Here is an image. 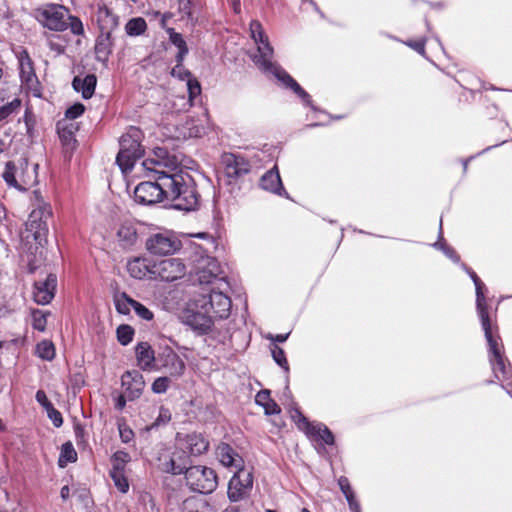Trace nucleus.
Instances as JSON below:
<instances>
[{
    "label": "nucleus",
    "instance_id": "cd10ccee",
    "mask_svg": "<svg viewBox=\"0 0 512 512\" xmlns=\"http://www.w3.org/2000/svg\"><path fill=\"white\" fill-rule=\"evenodd\" d=\"M112 32H100L95 44V54L98 61L105 62L112 50Z\"/></svg>",
    "mask_w": 512,
    "mask_h": 512
},
{
    "label": "nucleus",
    "instance_id": "69168bd1",
    "mask_svg": "<svg viewBox=\"0 0 512 512\" xmlns=\"http://www.w3.org/2000/svg\"><path fill=\"white\" fill-rule=\"evenodd\" d=\"M126 401H128L126 393L123 392V394L119 395L115 400V408L117 410H122L125 405Z\"/></svg>",
    "mask_w": 512,
    "mask_h": 512
},
{
    "label": "nucleus",
    "instance_id": "49530a36",
    "mask_svg": "<svg viewBox=\"0 0 512 512\" xmlns=\"http://www.w3.org/2000/svg\"><path fill=\"white\" fill-rule=\"evenodd\" d=\"M187 90L190 101H192L194 98L198 97L201 94V85L195 77L188 79Z\"/></svg>",
    "mask_w": 512,
    "mask_h": 512
},
{
    "label": "nucleus",
    "instance_id": "338daca9",
    "mask_svg": "<svg viewBox=\"0 0 512 512\" xmlns=\"http://www.w3.org/2000/svg\"><path fill=\"white\" fill-rule=\"evenodd\" d=\"M288 336H289V334H277V335H275V336L270 335V336L268 337V339H270V340H272V341H275V342H280V343H282V342H285V341L287 340Z\"/></svg>",
    "mask_w": 512,
    "mask_h": 512
},
{
    "label": "nucleus",
    "instance_id": "9b49d317",
    "mask_svg": "<svg viewBox=\"0 0 512 512\" xmlns=\"http://www.w3.org/2000/svg\"><path fill=\"white\" fill-rule=\"evenodd\" d=\"M37 20L49 30L64 31L67 29L66 17L68 9L60 4H46L36 10Z\"/></svg>",
    "mask_w": 512,
    "mask_h": 512
},
{
    "label": "nucleus",
    "instance_id": "09e8293b",
    "mask_svg": "<svg viewBox=\"0 0 512 512\" xmlns=\"http://www.w3.org/2000/svg\"><path fill=\"white\" fill-rule=\"evenodd\" d=\"M119 435L123 443H129L134 438L133 430L125 423L118 424Z\"/></svg>",
    "mask_w": 512,
    "mask_h": 512
},
{
    "label": "nucleus",
    "instance_id": "20e7f679",
    "mask_svg": "<svg viewBox=\"0 0 512 512\" xmlns=\"http://www.w3.org/2000/svg\"><path fill=\"white\" fill-rule=\"evenodd\" d=\"M52 217V208L47 203L40 204L33 209L25 223V231L22 233V241L27 251L35 258H43L44 247L47 244L49 233L48 222ZM37 259L29 260L31 270L37 268Z\"/></svg>",
    "mask_w": 512,
    "mask_h": 512
},
{
    "label": "nucleus",
    "instance_id": "ea45409f",
    "mask_svg": "<svg viewBox=\"0 0 512 512\" xmlns=\"http://www.w3.org/2000/svg\"><path fill=\"white\" fill-rule=\"evenodd\" d=\"M115 487L121 493H127L129 490V481L127 478V472L120 473H109Z\"/></svg>",
    "mask_w": 512,
    "mask_h": 512
},
{
    "label": "nucleus",
    "instance_id": "c9c22d12",
    "mask_svg": "<svg viewBox=\"0 0 512 512\" xmlns=\"http://www.w3.org/2000/svg\"><path fill=\"white\" fill-rule=\"evenodd\" d=\"M77 460V453L71 442H66L61 447L60 457L58 459V465L65 467L68 463L75 462Z\"/></svg>",
    "mask_w": 512,
    "mask_h": 512
},
{
    "label": "nucleus",
    "instance_id": "680f3d73",
    "mask_svg": "<svg viewBox=\"0 0 512 512\" xmlns=\"http://www.w3.org/2000/svg\"><path fill=\"white\" fill-rule=\"evenodd\" d=\"M434 246L442 249L443 252L445 253V255L447 257H449L450 259H452L454 262H458L460 260V257L457 255V253L451 247L445 246L440 243H435Z\"/></svg>",
    "mask_w": 512,
    "mask_h": 512
},
{
    "label": "nucleus",
    "instance_id": "bb28decb",
    "mask_svg": "<svg viewBox=\"0 0 512 512\" xmlns=\"http://www.w3.org/2000/svg\"><path fill=\"white\" fill-rule=\"evenodd\" d=\"M18 61L22 82H25L26 84L33 83V81L36 79V74L34 71L33 62L27 51L23 50L19 53Z\"/></svg>",
    "mask_w": 512,
    "mask_h": 512
},
{
    "label": "nucleus",
    "instance_id": "72a5a7b5",
    "mask_svg": "<svg viewBox=\"0 0 512 512\" xmlns=\"http://www.w3.org/2000/svg\"><path fill=\"white\" fill-rule=\"evenodd\" d=\"M129 274L136 279H143L151 274V269L139 258L130 261L127 265Z\"/></svg>",
    "mask_w": 512,
    "mask_h": 512
},
{
    "label": "nucleus",
    "instance_id": "9d476101",
    "mask_svg": "<svg viewBox=\"0 0 512 512\" xmlns=\"http://www.w3.org/2000/svg\"><path fill=\"white\" fill-rule=\"evenodd\" d=\"M145 247L154 256H166L180 250L182 243L173 232L165 230L149 235Z\"/></svg>",
    "mask_w": 512,
    "mask_h": 512
},
{
    "label": "nucleus",
    "instance_id": "864d4df0",
    "mask_svg": "<svg viewBox=\"0 0 512 512\" xmlns=\"http://www.w3.org/2000/svg\"><path fill=\"white\" fill-rule=\"evenodd\" d=\"M46 412L55 427H60L63 424L62 415L54 406H51Z\"/></svg>",
    "mask_w": 512,
    "mask_h": 512
},
{
    "label": "nucleus",
    "instance_id": "dca6fc26",
    "mask_svg": "<svg viewBox=\"0 0 512 512\" xmlns=\"http://www.w3.org/2000/svg\"><path fill=\"white\" fill-rule=\"evenodd\" d=\"M157 366L171 377H181L186 369L184 360L169 346L161 349L157 356Z\"/></svg>",
    "mask_w": 512,
    "mask_h": 512
},
{
    "label": "nucleus",
    "instance_id": "f03ea898",
    "mask_svg": "<svg viewBox=\"0 0 512 512\" xmlns=\"http://www.w3.org/2000/svg\"><path fill=\"white\" fill-rule=\"evenodd\" d=\"M250 34L257 45V53L252 56L253 62L266 75L277 79L284 87L297 94L305 105L313 107L310 95L276 62L273 61V48L258 20L250 23Z\"/></svg>",
    "mask_w": 512,
    "mask_h": 512
},
{
    "label": "nucleus",
    "instance_id": "a19ab883",
    "mask_svg": "<svg viewBox=\"0 0 512 512\" xmlns=\"http://www.w3.org/2000/svg\"><path fill=\"white\" fill-rule=\"evenodd\" d=\"M49 313H45L42 310L36 309L32 311V326L38 331H44L47 324V316Z\"/></svg>",
    "mask_w": 512,
    "mask_h": 512
},
{
    "label": "nucleus",
    "instance_id": "c756f323",
    "mask_svg": "<svg viewBox=\"0 0 512 512\" xmlns=\"http://www.w3.org/2000/svg\"><path fill=\"white\" fill-rule=\"evenodd\" d=\"M131 461V456L128 452L118 450L110 458L111 469L109 473L127 472L126 466Z\"/></svg>",
    "mask_w": 512,
    "mask_h": 512
},
{
    "label": "nucleus",
    "instance_id": "3c124183",
    "mask_svg": "<svg viewBox=\"0 0 512 512\" xmlns=\"http://www.w3.org/2000/svg\"><path fill=\"white\" fill-rule=\"evenodd\" d=\"M23 121H24V125H25L26 134L28 136L32 137L33 130H34V124H35V118H34L33 113L29 109H26L24 117H23Z\"/></svg>",
    "mask_w": 512,
    "mask_h": 512
},
{
    "label": "nucleus",
    "instance_id": "603ef678",
    "mask_svg": "<svg viewBox=\"0 0 512 512\" xmlns=\"http://www.w3.org/2000/svg\"><path fill=\"white\" fill-rule=\"evenodd\" d=\"M69 27L74 35H82L84 33V27L82 21L76 16H69Z\"/></svg>",
    "mask_w": 512,
    "mask_h": 512
},
{
    "label": "nucleus",
    "instance_id": "2eb2a0df",
    "mask_svg": "<svg viewBox=\"0 0 512 512\" xmlns=\"http://www.w3.org/2000/svg\"><path fill=\"white\" fill-rule=\"evenodd\" d=\"M186 273V267L181 259L169 258L155 263L151 268V275L161 281L173 282L182 278Z\"/></svg>",
    "mask_w": 512,
    "mask_h": 512
},
{
    "label": "nucleus",
    "instance_id": "4be33fe9",
    "mask_svg": "<svg viewBox=\"0 0 512 512\" xmlns=\"http://www.w3.org/2000/svg\"><path fill=\"white\" fill-rule=\"evenodd\" d=\"M95 20L100 32H112L119 24L118 17L103 2L96 5Z\"/></svg>",
    "mask_w": 512,
    "mask_h": 512
},
{
    "label": "nucleus",
    "instance_id": "79ce46f5",
    "mask_svg": "<svg viewBox=\"0 0 512 512\" xmlns=\"http://www.w3.org/2000/svg\"><path fill=\"white\" fill-rule=\"evenodd\" d=\"M134 336V330L129 325H120L117 328V339L122 345H128Z\"/></svg>",
    "mask_w": 512,
    "mask_h": 512
},
{
    "label": "nucleus",
    "instance_id": "8fccbe9b",
    "mask_svg": "<svg viewBox=\"0 0 512 512\" xmlns=\"http://www.w3.org/2000/svg\"><path fill=\"white\" fill-rule=\"evenodd\" d=\"M85 111V107L81 103H75L74 105L70 106L66 112L65 116L68 119L74 120L78 117H80Z\"/></svg>",
    "mask_w": 512,
    "mask_h": 512
},
{
    "label": "nucleus",
    "instance_id": "a878e982",
    "mask_svg": "<svg viewBox=\"0 0 512 512\" xmlns=\"http://www.w3.org/2000/svg\"><path fill=\"white\" fill-rule=\"evenodd\" d=\"M117 239L123 248H130L137 242L138 234L135 224L124 222L117 231Z\"/></svg>",
    "mask_w": 512,
    "mask_h": 512
},
{
    "label": "nucleus",
    "instance_id": "473e14b6",
    "mask_svg": "<svg viewBox=\"0 0 512 512\" xmlns=\"http://www.w3.org/2000/svg\"><path fill=\"white\" fill-rule=\"evenodd\" d=\"M57 131L60 138L61 143L67 150H73L75 148V137L73 132L72 125L63 126L61 122L57 124Z\"/></svg>",
    "mask_w": 512,
    "mask_h": 512
},
{
    "label": "nucleus",
    "instance_id": "393cba45",
    "mask_svg": "<svg viewBox=\"0 0 512 512\" xmlns=\"http://www.w3.org/2000/svg\"><path fill=\"white\" fill-rule=\"evenodd\" d=\"M97 78L94 74H88L84 78L74 77L72 86L75 91L80 92L84 99H90L96 88Z\"/></svg>",
    "mask_w": 512,
    "mask_h": 512
},
{
    "label": "nucleus",
    "instance_id": "7c9ffc66",
    "mask_svg": "<svg viewBox=\"0 0 512 512\" xmlns=\"http://www.w3.org/2000/svg\"><path fill=\"white\" fill-rule=\"evenodd\" d=\"M21 106V101L17 97H0V122L16 113Z\"/></svg>",
    "mask_w": 512,
    "mask_h": 512
},
{
    "label": "nucleus",
    "instance_id": "39448f33",
    "mask_svg": "<svg viewBox=\"0 0 512 512\" xmlns=\"http://www.w3.org/2000/svg\"><path fill=\"white\" fill-rule=\"evenodd\" d=\"M156 155L147 158L142 162L143 167L155 174L154 181H145L139 183L134 190V198L137 203L143 205H153L165 200V191L163 186L164 168L155 165Z\"/></svg>",
    "mask_w": 512,
    "mask_h": 512
},
{
    "label": "nucleus",
    "instance_id": "423d86ee",
    "mask_svg": "<svg viewBox=\"0 0 512 512\" xmlns=\"http://www.w3.org/2000/svg\"><path fill=\"white\" fill-rule=\"evenodd\" d=\"M142 138V131L134 126L129 127L121 136L119 140L120 150L116 157V163L123 173H129L136 161L143 156Z\"/></svg>",
    "mask_w": 512,
    "mask_h": 512
},
{
    "label": "nucleus",
    "instance_id": "ddd939ff",
    "mask_svg": "<svg viewBox=\"0 0 512 512\" xmlns=\"http://www.w3.org/2000/svg\"><path fill=\"white\" fill-rule=\"evenodd\" d=\"M292 419L310 439L321 441L326 445L334 444V435L326 425L310 422L298 409L294 410Z\"/></svg>",
    "mask_w": 512,
    "mask_h": 512
},
{
    "label": "nucleus",
    "instance_id": "a18cd8bd",
    "mask_svg": "<svg viewBox=\"0 0 512 512\" xmlns=\"http://www.w3.org/2000/svg\"><path fill=\"white\" fill-rule=\"evenodd\" d=\"M170 385V379L166 376L158 377L152 383V391L155 394H163L165 393Z\"/></svg>",
    "mask_w": 512,
    "mask_h": 512
},
{
    "label": "nucleus",
    "instance_id": "5701e85b",
    "mask_svg": "<svg viewBox=\"0 0 512 512\" xmlns=\"http://www.w3.org/2000/svg\"><path fill=\"white\" fill-rule=\"evenodd\" d=\"M260 187L277 195L286 194L277 166H274L261 177Z\"/></svg>",
    "mask_w": 512,
    "mask_h": 512
},
{
    "label": "nucleus",
    "instance_id": "412c9836",
    "mask_svg": "<svg viewBox=\"0 0 512 512\" xmlns=\"http://www.w3.org/2000/svg\"><path fill=\"white\" fill-rule=\"evenodd\" d=\"M225 173L230 178H237L250 171V163L240 155L226 154L223 157Z\"/></svg>",
    "mask_w": 512,
    "mask_h": 512
},
{
    "label": "nucleus",
    "instance_id": "b1692460",
    "mask_svg": "<svg viewBox=\"0 0 512 512\" xmlns=\"http://www.w3.org/2000/svg\"><path fill=\"white\" fill-rule=\"evenodd\" d=\"M135 353L137 364L144 371L151 370L157 363L154 350L147 342H140L135 348Z\"/></svg>",
    "mask_w": 512,
    "mask_h": 512
},
{
    "label": "nucleus",
    "instance_id": "774afa93",
    "mask_svg": "<svg viewBox=\"0 0 512 512\" xmlns=\"http://www.w3.org/2000/svg\"><path fill=\"white\" fill-rule=\"evenodd\" d=\"M60 496L63 500H67L70 497V488L68 485L61 488Z\"/></svg>",
    "mask_w": 512,
    "mask_h": 512
},
{
    "label": "nucleus",
    "instance_id": "5fc2aeb1",
    "mask_svg": "<svg viewBox=\"0 0 512 512\" xmlns=\"http://www.w3.org/2000/svg\"><path fill=\"white\" fill-rule=\"evenodd\" d=\"M187 125L189 126V137H202L205 134V128L201 125L195 124L194 120H191L190 122H187Z\"/></svg>",
    "mask_w": 512,
    "mask_h": 512
},
{
    "label": "nucleus",
    "instance_id": "f8f14e48",
    "mask_svg": "<svg viewBox=\"0 0 512 512\" xmlns=\"http://www.w3.org/2000/svg\"><path fill=\"white\" fill-rule=\"evenodd\" d=\"M198 302L204 313L210 314L214 319H226L230 315L231 299L221 291L212 290L209 295L202 296Z\"/></svg>",
    "mask_w": 512,
    "mask_h": 512
},
{
    "label": "nucleus",
    "instance_id": "7ed1b4c3",
    "mask_svg": "<svg viewBox=\"0 0 512 512\" xmlns=\"http://www.w3.org/2000/svg\"><path fill=\"white\" fill-rule=\"evenodd\" d=\"M474 285L476 289V308L488 343L490 364L495 377L502 382V387L512 396V369L509 365H506L501 339L497 331L494 332L489 319L484 295L485 284L479 280L476 281Z\"/></svg>",
    "mask_w": 512,
    "mask_h": 512
},
{
    "label": "nucleus",
    "instance_id": "6ab92c4d",
    "mask_svg": "<svg viewBox=\"0 0 512 512\" xmlns=\"http://www.w3.org/2000/svg\"><path fill=\"white\" fill-rule=\"evenodd\" d=\"M216 456L224 467L233 468L236 471L246 469L242 456L228 443L222 442L217 446Z\"/></svg>",
    "mask_w": 512,
    "mask_h": 512
},
{
    "label": "nucleus",
    "instance_id": "0eeeda50",
    "mask_svg": "<svg viewBox=\"0 0 512 512\" xmlns=\"http://www.w3.org/2000/svg\"><path fill=\"white\" fill-rule=\"evenodd\" d=\"M37 165L29 166L26 159L21 158L17 162L8 161L2 173L6 184L20 191H25L36 182Z\"/></svg>",
    "mask_w": 512,
    "mask_h": 512
},
{
    "label": "nucleus",
    "instance_id": "a211bd4d",
    "mask_svg": "<svg viewBox=\"0 0 512 512\" xmlns=\"http://www.w3.org/2000/svg\"><path fill=\"white\" fill-rule=\"evenodd\" d=\"M177 446L180 449H184L187 452V455H201L208 450L209 443L202 436V434L192 433L181 435L177 434Z\"/></svg>",
    "mask_w": 512,
    "mask_h": 512
},
{
    "label": "nucleus",
    "instance_id": "c85d7f7f",
    "mask_svg": "<svg viewBox=\"0 0 512 512\" xmlns=\"http://www.w3.org/2000/svg\"><path fill=\"white\" fill-rule=\"evenodd\" d=\"M182 512H210L209 503L200 497L191 496L185 499L181 506Z\"/></svg>",
    "mask_w": 512,
    "mask_h": 512
},
{
    "label": "nucleus",
    "instance_id": "f3484780",
    "mask_svg": "<svg viewBox=\"0 0 512 512\" xmlns=\"http://www.w3.org/2000/svg\"><path fill=\"white\" fill-rule=\"evenodd\" d=\"M121 385L124 388L128 401H134L143 393L145 380L143 375L137 370L126 371L121 376Z\"/></svg>",
    "mask_w": 512,
    "mask_h": 512
},
{
    "label": "nucleus",
    "instance_id": "4d7b16f0",
    "mask_svg": "<svg viewBox=\"0 0 512 512\" xmlns=\"http://www.w3.org/2000/svg\"><path fill=\"white\" fill-rule=\"evenodd\" d=\"M425 43L426 39L422 38L417 41H407L405 44L409 47H411L413 50L418 52L421 55L425 54Z\"/></svg>",
    "mask_w": 512,
    "mask_h": 512
},
{
    "label": "nucleus",
    "instance_id": "e2e57ef3",
    "mask_svg": "<svg viewBox=\"0 0 512 512\" xmlns=\"http://www.w3.org/2000/svg\"><path fill=\"white\" fill-rule=\"evenodd\" d=\"M269 400H271L269 390H261L255 396V402H256V404H258L260 406H263Z\"/></svg>",
    "mask_w": 512,
    "mask_h": 512
},
{
    "label": "nucleus",
    "instance_id": "f257e3e1",
    "mask_svg": "<svg viewBox=\"0 0 512 512\" xmlns=\"http://www.w3.org/2000/svg\"><path fill=\"white\" fill-rule=\"evenodd\" d=\"M155 165L164 168L163 186L165 200L178 210L192 211L199 204L200 195L193 177L182 168L175 156H170L165 148L154 150Z\"/></svg>",
    "mask_w": 512,
    "mask_h": 512
},
{
    "label": "nucleus",
    "instance_id": "aec40b11",
    "mask_svg": "<svg viewBox=\"0 0 512 512\" xmlns=\"http://www.w3.org/2000/svg\"><path fill=\"white\" fill-rule=\"evenodd\" d=\"M57 277L54 274L47 275L44 281H37L34 284L33 299L37 304L45 305L50 303L55 294Z\"/></svg>",
    "mask_w": 512,
    "mask_h": 512
},
{
    "label": "nucleus",
    "instance_id": "4468645a",
    "mask_svg": "<svg viewBox=\"0 0 512 512\" xmlns=\"http://www.w3.org/2000/svg\"><path fill=\"white\" fill-rule=\"evenodd\" d=\"M253 487V474L249 469L236 471L228 483L227 495L231 502L247 498Z\"/></svg>",
    "mask_w": 512,
    "mask_h": 512
},
{
    "label": "nucleus",
    "instance_id": "1a4fd4ad",
    "mask_svg": "<svg viewBox=\"0 0 512 512\" xmlns=\"http://www.w3.org/2000/svg\"><path fill=\"white\" fill-rule=\"evenodd\" d=\"M190 456L184 449L175 446L173 449H164L158 456V468L173 475L185 474L189 468Z\"/></svg>",
    "mask_w": 512,
    "mask_h": 512
},
{
    "label": "nucleus",
    "instance_id": "58836bf2",
    "mask_svg": "<svg viewBox=\"0 0 512 512\" xmlns=\"http://www.w3.org/2000/svg\"><path fill=\"white\" fill-rule=\"evenodd\" d=\"M135 300L130 298L126 293H121L115 297L116 310L120 314L127 315L133 309Z\"/></svg>",
    "mask_w": 512,
    "mask_h": 512
},
{
    "label": "nucleus",
    "instance_id": "e433bc0d",
    "mask_svg": "<svg viewBox=\"0 0 512 512\" xmlns=\"http://www.w3.org/2000/svg\"><path fill=\"white\" fill-rule=\"evenodd\" d=\"M147 29L146 21L141 18H132L125 26L126 33L129 36H139L143 34Z\"/></svg>",
    "mask_w": 512,
    "mask_h": 512
},
{
    "label": "nucleus",
    "instance_id": "2f4dec72",
    "mask_svg": "<svg viewBox=\"0 0 512 512\" xmlns=\"http://www.w3.org/2000/svg\"><path fill=\"white\" fill-rule=\"evenodd\" d=\"M170 42L177 47L178 53L176 55V62H183L185 56L188 54V47L182 34L175 32L173 29L169 30Z\"/></svg>",
    "mask_w": 512,
    "mask_h": 512
},
{
    "label": "nucleus",
    "instance_id": "f704fd0d",
    "mask_svg": "<svg viewBox=\"0 0 512 512\" xmlns=\"http://www.w3.org/2000/svg\"><path fill=\"white\" fill-rule=\"evenodd\" d=\"M213 317L210 314L201 315L197 313L193 315L192 325L195 330H198L201 333H207L210 331L213 324Z\"/></svg>",
    "mask_w": 512,
    "mask_h": 512
},
{
    "label": "nucleus",
    "instance_id": "bf43d9fd",
    "mask_svg": "<svg viewBox=\"0 0 512 512\" xmlns=\"http://www.w3.org/2000/svg\"><path fill=\"white\" fill-rule=\"evenodd\" d=\"M262 407L264 408L266 415H275L281 412L280 407L273 399L269 400Z\"/></svg>",
    "mask_w": 512,
    "mask_h": 512
},
{
    "label": "nucleus",
    "instance_id": "13d9d810",
    "mask_svg": "<svg viewBox=\"0 0 512 512\" xmlns=\"http://www.w3.org/2000/svg\"><path fill=\"white\" fill-rule=\"evenodd\" d=\"M338 485H339L341 492L344 494V496H348L349 494L354 492L350 485L348 478L345 476H341L338 479Z\"/></svg>",
    "mask_w": 512,
    "mask_h": 512
},
{
    "label": "nucleus",
    "instance_id": "6e6552de",
    "mask_svg": "<svg viewBox=\"0 0 512 512\" xmlns=\"http://www.w3.org/2000/svg\"><path fill=\"white\" fill-rule=\"evenodd\" d=\"M187 486L194 492L210 494L218 486V476L214 469L196 465L189 466L185 473Z\"/></svg>",
    "mask_w": 512,
    "mask_h": 512
},
{
    "label": "nucleus",
    "instance_id": "0e129e2a",
    "mask_svg": "<svg viewBox=\"0 0 512 512\" xmlns=\"http://www.w3.org/2000/svg\"><path fill=\"white\" fill-rule=\"evenodd\" d=\"M345 498H346V500L348 502V505H349V508H350L351 511H353V512H361L360 504L357 501L354 492L349 494L348 496H345Z\"/></svg>",
    "mask_w": 512,
    "mask_h": 512
},
{
    "label": "nucleus",
    "instance_id": "4c0bfd02",
    "mask_svg": "<svg viewBox=\"0 0 512 512\" xmlns=\"http://www.w3.org/2000/svg\"><path fill=\"white\" fill-rule=\"evenodd\" d=\"M36 354L43 360L51 361L55 357V347L51 341L43 340L36 346Z\"/></svg>",
    "mask_w": 512,
    "mask_h": 512
},
{
    "label": "nucleus",
    "instance_id": "37998d69",
    "mask_svg": "<svg viewBox=\"0 0 512 512\" xmlns=\"http://www.w3.org/2000/svg\"><path fill=\"white\" fill-rule=\"evenodd\" d=\"M271 353L274 361L283 368L286 372L289 371V365L288 361L286 359L285 352L282 348L278 347L277 345H274L271 348Z\"/></svg>",
    "mask_w": 512,
    "mask_h": 512
},
{
    "label": "nucleus",
    "instance_id": "6e6d98bb",
    "mask_svg": "<svg viewBox=\"0 0 512 512\" xmlns=\"http://www.w3.org/2000/svg\"><path fill=\"white\" fill-rule=\"evenodd\" d=\"M179 11L185 14L188 18L192 17L193 0H178Z\"/></svg>",
    "mask_w": 512,
    "mask_h": 512
},
{
    "label": "nucleus",
    "instance_id": "de8ad7c7",
    "mask_svg": "<svg viewBox=\"0 0 512 512\" xmlns=\"http://www.w3.org/2000/svg\"><path fill=\"white\" fill-rule=\"evenodd\" d=\"M133 310L140 318L144 320L150 321L153 319L152 311H150L147 307L136 300L133 305Z\"/></svg>",
    "mask_w": 512,
    "mask_h": 512
},
{
    "label": "nucleus",
    "instance_id": "052dcab7",
    "mask_svg": "<svg viewBox=\"0 0 512 512\" xmlns=\"http://www.w3.org/2000/svg\"><path fill=\"white\" fill-rule=\"evenodd\" d=\"M35 399L45 410L53 406V404L48 400L47 395L43 390H38L36 392Z\"/></svg>",
    "mask_w": 512,
    "mask_h": 512
},
{
    "label": "nucleus",
    "instance_id": "c03bdc74",
    "mask_svg": "<svg viewBox=\"0 0 512 512\" xmlns=\"http://www.w3.org/2000/svg\"><path fill=\"white\" fill-rule=\"evenodd\" d=\"M171 75L186 82L189 78H193L191 72L183 66V62H176V65L171 70Z\"/></svg>",
    "mask_w": 512,
    "mask_h": 512
}]
</instances>
